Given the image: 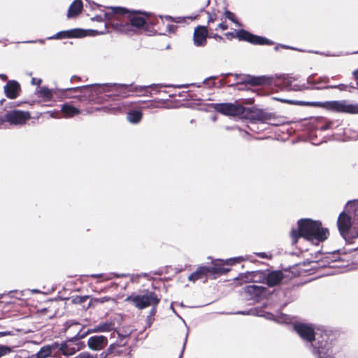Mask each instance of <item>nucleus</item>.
Instances as JSON below:
<instances>
[{"label": "nucleus", "instance_id": "f257e3e1", "mask_svg": "<svg viewBox=\"0 0 358 358\" xmlns=\"http://www.w3.org/2000/svg\"><path fill=\"white\" fill-rule=\"evenodd\" d=\"M294 329L303 340L308 342L313 341L311 343L312 352L317 358H333L332 343L326 332L320 335L315 334L311 326L303 323L295 324Z\"/></svg>", "mask_w": 358, "mask_h": 358}, {"label": "nucleus", "instance_id": "f03ea898", "mask_svg": "<svg viewBox=\"0 0 358 358\" xmlns=\"http://www.w3.org/2000/svg\"><path fill=\"white\" fill-rule=\"evenodd\" d=\"M329 235V229L322 227L319 221L310 219H301L298 221V229H292L291 237L292 243L296 244L300 237H303L315 244L324 241Z\"/></svg>", "mask_w": 358, "mask_h": 358}, {"label": "nucleus", "instance_id": "7ed1b4c3", "mask_svg": "<svg viewBox=\"0 0 358 358\" xmlns=\"http://www.w3.org/2000/svg\"><path fill=\"white\" fill-rule=\"evenodd\" d=\"M105 17L113 25L120 27V30H124L129 24L136 28H141L145 24V17L130 13L122 7H110L104 14Z\"/></svg>", "mask_w": 358, "mask_h": 358}, {"label": "nucleus", "instance_id": "20e7f679", "mask_svg": "<svg viewBox=\"0 0 358 358\" xmlns=\"http://www.w3.org/2000/svg\"><path fill=\"white\" fill-rule=\"evenodd\" d=\"M299 104L301 106L322 107L336 113L358 114V103H352L348 100L327 101L324 102L300 101Z\"/></svg>", "mask_w": 358, "mask_h": 358}, {"label": "nucleus", "instance_id": "39448f33", "mask_svg": "<svg viewBox=\"0 0 358 358\" xmlns=\"http://www.w3.org/2000/svg\"><path fill=\"white\" fill-rule=\"evenodd\" d=\"M340 234L346 241L358 238V221L346 211L340 213L337 220Z\"/></svg>", "mask_w": 358, "mask_h": 358}, {"label": "nucleus", "instance_id": "423d86ee", "mask_svg": "<svg viewBox=\"0 0 358 358\" xmlns=\"http://www.w3.org/2000/svg\"><path fill=\"white\" fill-rule=\"evenodd\" d=\"M99 87H102L103 91L110 92L111 88L114 87L115 92L118 94H122L124 96H127L126 92H122V89L127 90V92H143V95L148 96L151 95V92L148 91V89H151L153 90H157L159 87H167L166 85H163L162 84H152L150 85H144V86H133L131 85L126 84H117V83H105L101 85H98Z\"/></svg>", "mask_w": 358, "mask_h": 358}, {"label": "nucleus", "instance_id": "0eeeda50", "mask_svg": "<svg viewBox=\"0 0 358 358\" xmlns=\"http://www.w3.org/2000/svg\"><path fill=\"white\" fill-rule=\"evenodd\" d=\"M125 301L132 303L138 309H143L148 306H156L160 299L155 292L146 291L143 294L130 295Z\"/></svg>", "mask_w": 358, "mask_h": 358}, {"label": "nucleus", "instance_id": "6e6552de", "mask_svg": "<svg viewBox=\"0 0 358 358\" xmlns=\"http://www.w3.org/2000/svg\"><path fill=\"white\" fill-rule=\"evenodd\" d=\"M214 108L220 113L230 116L242 115L245 111V108L241 105L231 103H216Z\"/></svg>", "mask_w": 358, "mask_h": 358}, {"label": "nucleus", "instance_id": "1a4fd4ad", "mask_svg": "<svg viewBox=\"0 0 358 358\" xmlns=\"http://www.w3.org/2000/svg\"><path fill=\"white\" fill-rule=\"evenodd\" d=\"M30 118L29 112L14 110L6 113L3 121H6L10 124L22 125Z\"/></svg>", "mask_w": 358, "mask_h": 358}, {"label": "nucleus", "instance_id": "9d476101", "mask_svg": "<svg viewBox=\"0 0 358 358\" xmlns=\"http://www.w3.org/2000/svg\"><path fill=\"white\" fill-rule=\"evenodd\" d=\"M236 37L240 41H245L255 45H272L273 42L268 38L254 35L244 29H240L236 32Z\"/></svg>", "mask_w": 358, "mask_h": 358}, {"label": "nucleus", "instance_id": "9b49d317", "mask_svg": "<svg viewBox=\"0 0 358 358\" xmlns=\"http://www.w3.org/2000/svg\"><path fill=\"white\" fill-rule=\"evenodd\" d=\"M86 36L85 31L81 29H73L66 31H61L55 35L48 38V40L62 39L71 38H80Z\"/></svg>", "mask_w": 358, "mask_h": 358}, {"label": "nucleus", "instance_id": "f8f14e48", "mask_svg": "<svg viewBox=\"0 0 358 358\" xmlns=\"http://www.w3.org/2000/svg\"><path fill=\"white\" fill-rule=\"evenodd\" d=\"M115 329V324L113 322H105L99 324L96 327H94L93 329H88L87 331H86L84 334H80V332L77 334L76 336V338L77 339L83 338L87 334L89 333H96V332H108L111 331Z\"/></svg>", "mask_w": 358, "mask_h": 358}, {"label": "nucleus", "instance_id": "ddd939ff", "mask_svg": "<svg viewBox=\"0 0 358 358\" xmlns=\"http://www.w3.org/2000/svg\"><path fill=\"white\" fill-rule=\"evenodd\" d=\"M108 345V339L104 336H90L87 340L88 348L94 351H100Z\"/></svg>", "mask_w": 358, "mask_h": 358}, {"label": "nucleus", "instance_id": "4468645a", "mask_svg": "<svg viewBox=\"0 0 358 358\" xmlns=\"http://www.w3.org/2000/svg\"><path fill=\"white\" fill-rule=\"evenodd\" d=\"M208 30L204 26H198L195 28L193 34L194 44L197 47H202L206 44Z\"/></svg>", "mask_w": 358, "mask_h": 358}, {"label": "nucleus", "instance_id": "2eb2a0df", "mask_svg": "<svg viewBox=\"0 0 358 358\" xmlns=\"http://www.w3.org/2000/svg\"><path fill=\"white\" fill-rule=\"evenodd\" d=\"M3 90L6 96L11 99L17 98L21 91L20 83L14 80H8Z\"/></svg>", "mask_w": 358, "mask_h": 358}, {"label": "nucleus", "instance_id": "dca6fc26", "mask_svg": "<svg viewBox=\"0 0 358 358\" xmlns=\"http://www.w3.org/2000/svg\"><path fill=\"white\" fill-rule=\"evenodd\" d=\"M295 78L290 76H285L282 80L281 85L285 90L301 91L306 89L304 85H301L295 83Z\"/></svg>", "mask_w": 358, "mask_h": 358}, {"label": "nucleus", "instance_id": "f3484780", "mask_svg": "<svg viewBox=\"0 0 358 358\" xmlns=\"http://www.w3.org/2000/svg\"><path fill=\"white\" fill-rule=\"evenodd\" d=\"M245 292L251 296V298L257 299L264 297L266 295V288L263 286L250 285L245 287Z\"/></svg>", "mask_w": 358, "mask_h": 358}, {"label": "nucleus", "instance_id": "a211bd4d", "mask_svg": "<svg viewBox=\"0 0 358 358\" xmlns=\"http://www.w3.org/2000/svg\"><path fill=\"white\" fill-rule=\"evenodd\" d=\"M284 275L280 271H273L268 272L265 275L266 284L269 287H274L280 283L282 280Z\"/></svg>", "mask_w": 358, "mask_h": 358}, {"label": "nucleus", "instance_id": "6ab92c4d", "mask_svg": "<svg viewBox=\"0 0 358 358\" xmlns=\"http://www.w3.org/2000/svg\"><path fill=\"white\" fill-rule=\"evenodd\" d=\"M210 275L208 266L201 265L198 266L196 271L188 277V280L195 282L201 279H207Z\"/></svg>", "mask_w": 358, "mask_h": 358}, {"label": "nucleus", "instance_id": "aec40b11", "mask_svg": "<svg viewBox=\"0 0 358 358\" xmlns=\"http://www.w3.org/2000/svg\"><path fill=\"white\" fill-rule=\"evenodd\" d=\"M61 113L63 117L70 118L80 114L81 110L73 106L71 103H65L61 106Z\"/></svg>", "mask_w": 358, "mask_h": 358}, {"label": "nucleus", "instance_id": "412c9836", "mask_svg": "<svg viewBox=\"0 0 358 358\" xmlns=\"http://www.w3.org/2000/svg\"><path fill=\"white\" fill-rule=\"evenodd\" d=\"M83 9V2L81 0H74L70 5L68 10V17H72L78 15Z\"/></svg>", "mask_w": 358, "mask_h": 358}, {"label": "nucleus", "instance_id": "4be33fe9", "mask_svg": "<svg viewBox=\"0 0 358 358\" xmlns=\"http://www.w3.org/2000/svg\"><path fill=\"white\" fill-rule=\"evenodd\" d=\"M210 275H217L224 274L229 271V268L223 266V264L213 263L212 266H208Z\"/></svg>", "mask_w": 358, "mask_h": 358}, {"label": "nucleus", "instance_id": "5701e85b", "mask_svg": "<svg viewBox=\"0 0 358 358\" xmlns=\"http://www.w3.org/2000/svg\"><path fill=\"white\" fill-rule=\"evenodd\" d=\"M59 350L64 355L71 356L75 354L78 349L73 347L71 342H68L61 343Z\"/></svg>", "mask_w": 358, "mask_h": 358}, {"label": "nucleus", "instance_id": "b1692460", "mask_svg": "<svg viewBox=\"0 0 358 358\" xmlns=\"http://www.w3.org/2000/svg\"><path fill=\"white\" fill-rule=\"evenodd\" d=\"M143 114L140 110H131L127 113V120L133 124L138 123L142 119Z\"/></svg>", "mask_w": 358, "mask_h": 358}, {"label": "nucleus", "instance_id": "393cba45", "mask_svg": "<svg viewBox=\"0 0 358 358\" xmlns=\"http://www.w3.org/2000/svg\"><path fill=\"white\" fill-rule=\"evenodd\" d=\"M52 348V346L45 345L42 347L36 355H33V357L34 358H47L51 355Z\"/></svg>", "mask_w": 358, "mask_h": 358}, {"label": "nucleus", "instance_id": "a878e982", "mask_svg": "<svg viewBox=\"0 0 358 358\" xmlns=\"http://www.w3.org/2000/svg\"><path fill=\"white\" fill-rule=\"evenodd\" d=\"M120 345L117 344H111L106 351H103L100 354L101 358H106L108 355L112 354H119L120 351L119 350Z\"/></svg>", "mask_w": 358, "mask_h": 358}, {"label": "nucleus", "instance_id": "bb28decb", "mask_svg": "<svg viewBox=\"0 0 358 358\" xmlns=\"http://www.w3.org/2000/svg\"><path fill=\"white\" fill-rule=\"evenodd\" d=\"M269 80V78L266 76H259V77H250L245 82L252 85H263Z\"/></svg>", "mask_w": 358, "mask_h": 358}, {"label": "nucleus", "instance_id": "cd10ccee", "mask_svg": "<svg viewBox=\"0 0 358 358\" xmlns=\"http://www.w3.org/2000/svg\"><path fill=\"white\" fill-rule=\"evenodd\" d=\"M39 97L43 98L45 100H50L52 98V91L48 87H43L38 91Z\"/></svg>", "mask_w": 358, "mask_h": 358}, {"label": "nucleus", "instance_id": "c85d7f7f", "mask_svg": "<svg viewBox=\"0 0 358 358\" xmlns=\"http://www.w3.org/2000/svg\"><path fill=\"white\" fill-rule=\"evenodd\" d=\"M325 88H330V89H338L340 91H350L349 88L355 89L356 87L352 85H348L345 84H338V85H326Z\"/></svg>", "mask_w": 358, "mask_h": 358}, {"label": "nucleus", "instance_id": "c756f323", "mask_svg": "<svg viewBox=\"0 0 358 358\" xmlns=\"http://www.w3.org/2000/svg\"><path fill=\"white\" fill-rule=\"evenodd\" d=\"M308 83H313L314 85H320V84H328L329 83V78L327 76L320 77L318 79L315 80L311 82L310 79H308Z\"/></svg>", "mask_w": 358, "mask_h": 358}, {"label": "nucleus", "instance_id": "7c9ffc66", "mask_svg": "<svg viewBox=\"0 0 358 358\" xmlns=\"http://www.w3.org/2000/svg\"><path fill=\"white\" fill-rule=\"evenodd\" d=\"M251 112L252 113V114L250 116V117L252 119L257 120H264V116L262 111L255 110H251Z\"/></svg>", "mask_w": 358, "mask_h": 358}, {"label": "nucleus", "instance_id": "2f4dec72", "mask_svg": "<svg viewBox=\"0 0 358 358\" xmlns=\"http://www.w3.org/2000/svg\"><path fill=\"white\" fill-rule=\"evenodd\" d=\"M89 87V85H84L80 87H70L66 89V91L72 92H79V93H84L85 91Z\"/></svg>", "mask_w": 358, "mask_h": 358}, {"label": "nucleus", "instance_id": "473e14b6", "mask_svg": "<svg viewBox=\"0 0 358 358\" xmlns=\"http://www.w3.org/2000/svg\"><path fill=\"white\" fill-rule=\"evenodd\" d=\"M224 15L227 18H228L229 20H230L231 21H232L233 22H234L237 25H240V24L238 23V21L236 20L235 19V16L234 15L233 13L229 11V10H227L225 11L224 13Z\"/></svg>", "mask_w": 358, "mask_h": 358}, {"label": "nucleus", "instance_id": "72a5a7b5", "mask_svg": "<svg viewBox=\"0 0 358 358\" xmlns=\"http://www.w3.org/2000/svg\"><path fill=\"white\" fill-rule=\"evenodd\" d=\"M75 358H96V356L93 355L88 352H82L76 356Z\"/></svg>", "mask_w": 358, "mask_h": 358}, {"label": "nucleus", "instance_id": "f704fd0d", "mask_svg": "<svg viewBox=\"0 0 358 358\" xmlns=\"http://www.w3.org/2000/svg\"><path fill=\"white\" fill-rule=\"evenodd\" d=\"M246 258L243 257H234V258H231V259H229L227 261V263L229 264H235V263H239L242 261H244L245 260Z\"/></svg>", "mask_w": 358, "mask_h": 358}, {"label": "nucleus", "instance_id": "c9c22d12", "mask_svg": "<svg viewBox=\"0 0 358 358\" xmlns=\"http://www.w3.org/2000/svg\"><path fill=\"white\" fill-rule=\"evenodd\" d=\"M11 350L9 347L5 345H0V357L4 356L9 352H10Z\"/></svg>", "mask_w": 358, "mask_h": 358}, {"label": "nucleus", "instance_id": "e433bc0d", "mask_svg": "<svg viewBox=\"0 0 358 358\" xmlns=\"http://www.w3.org/2000/svg\"><path fill=\"white\" fill-rule=\"evenodd\" d=\"M176 29H177V26H176L174 24H167L166 25V31L168 32H170V33L173 32H173L176 31Z\"/></svg>", "mask_w": 358, "mask_h": 358}, {"label": "nucleus", "instance_id": "4c0bfd02", "mask_svg": "<svg viewBox=\"0 0 358 358\" xmlns=\"http://www.w3.org/2000/svg\"><path fill=\"white\" fill-rule=\"evenodd\" d=\"M207 14L208 15V22H213L216 20V15L215 14H210L209 12H207Z\"/></svg>", "mask_w": 358, "mask_h": 358}, {"label": "nucleus", "instance_id": "58836bf2", "mask_svg": "<svg viewBox=\"0 0 358 358\" xmlns=\"http://www.w3.org/2000/svg\"><path fill=\"white\" fill-rule=\"evenodd\" d=\"M187 337H188V332H187V334H186L185 341H184V343H183V345H182V351H181V353H180V355L179 358H182V355H183V353H184V350H185V345H186V343H187Z\"/></svg>", "mask_w": 358, "mask_h": 358}, {"label": "nucleus", "instance_id": "ea45409f", "mask_svg": "<svg viewBox=\"0 0 358 358\" xmlns=\"http://www.w3.org/2000/svg\"><path fill=\"white\" fill-rule=\"evenodd\" d=\"M217 78V76H210L208 78H206L202 83V84H206L208 80H215ZM196 87H201V83L196 85Z\"/></svg>", "mask_w": 358, "mask_h": 358}, {"label": "nucleus", "instance_id": "a19ab883", "mask_svg": "<svg viewBox=\"0 0 358 358\" xmlns=\"http://www.w3.org/2000/svg\"><path fill=\"white\" fill-rule=\"evenodd\" d=\"M218 28L221 29L222 30H226L228 28V26L227 24L222 22V23H220L218 25H217V27L215 29V30H217Z\"/></svg>", "mask_w": 358, "mask_h": 358}, {"label": "nucleus", "instance_id": "79ce46f5", "mask_svg": "<svg viewBox=\"0 0 358 358\" xmlns=\"http://www.w3.org/2000/svg\"><path fill=\"white\" fill-rule=\"evenodd\" d=\"M42 83V80L41 79H36V78H33L31 79V84L32 85H40Z\"/></svg>", "mask_w": 358, "mask_h": 358}, {"label": "nucleus", "instance_id": "37998d69", "mask_svg": "<svg viewBox=\"0 0 358 358\" xmlns=\"http://www.w3.org/2000/svg\"><path fill=\"white\" fill-rule=\"evenodd\" d=\"M50 113V116L53 118H60V114L59 111L55 112H49Z\"/></svg>", "mask_w": 358, "mask_h": 358}, {"label": "nucleus", "instance_id": "c03bdc74", "mask_svg": "<svg viewBox=\"0 0 358 358\" xmlns=\"http://www.w3.org/2000/svg\"><path fill=\"white\" fill-rule=\"evenodd\" d=\"M210 37L218 41H221L223 39V38L221 36L218 35L217 34H213L210 36Z\"/></svg>", "mask_w": 358, "mask_h": 358}, {"label": "nucleus", "instance_id": "a18cd8bd", "mask_svg": "<svg viewBox=\"0 0 358 358\" xmlns=\"http://www.w3.org/2000/svg\"><path fill=\"white\" fill-rule=\"evenodd\" d=\"M24 43H40L41 44H43L45 43V41L43 39H38V40H34V41H25Z\"/></svg>", "mask_w": 358, "mask_h": 358}, {"label": "nucleus", "instance_id": "49530a36", "mask_svg": "<svg viewBox=\"0 0 358 358\" xmlns=\"http://www.w3.org/2000/svg\"><path fill=\"white\" fill-rule=\"evenodd\" d=\"M317 86L314 87L313 89L314 90H327L328 88H325L326 87V85L325 86H321V85H316Z\"/></svg>", "mask_w": 358, "mask_h": 358}, {"label": "nucleus", "instance_id": "de8ad7c7", "mask_svg": "<svg viewBox=\"0 0 358 358\" xmlns=\"http://www.w3.org/2000/svg\"><path fill=\"white\" fill-rule=\"evenodd\" d=\"M281 47V48H290L289 46H286L285 45H280V44H278L277 45L275 46L274 49L275 50H278L279 49V48Z\"/></svg>", "mask_w": 358, "mask_h": 358}, {"label": "nucleus", "instance_id": "09e8293b", "mask_svg": "<svg viewBox=\"0 0 358 358\" xmlns=\"http://www.w3.org/2000/svg\"><path fill=\"white\" fill-rule=\"evenodd\" d=\"M259 257L261 258H265L267 257L266 254L265 252H259L256 254Z\"/></svg>", "mask_w": 358, "mask_h": 358}, {"label": "nucleus", "instance_id": "8fccbe9b", "mask_svg": "<svg viewBox=\"0 0 358 358\" xmlns=\"http://www.w3.org/2000/svg\"><path fill=\"white\" fill-rule=\"evenodd\" d=\"M117 333L119 336H122V337H127V336H129V334H131V332H127L125 334H121L119 332H117Z\"/></svg>", "mask_w": 358, "mask_h": 358}, {"label": "nucleus", "instance_id": "3c124183", "mask_svg": "<svg viewBox=\"0 0 358 358\" xmlns=\"http://www.w3.org/2000/svg\"><path fill=\"white\" fill-rule=\"evenodd\" d=\"M353 76H354V78H355L356 80H358V69L355 70V71L353 72Z\"/></svg>", "mask_w": 358, "mask_h": 358}, {"label": "nucleus", "instance_id": "603ef678", "mask_svg": "<svg viewBox=\"0 0 358 358\" xmlns=\"http://www.w3.org/2000/svg\"><path fill=\"white\" fill-rule=\"evenodd\" d=\"M330 125H331V123H328L327 124H326L325 126H323L322 127V130H326V129H328L330 128Z\"/></svg>", "mask_w": 358, "mask_h": 358}, {"label": "nucleus", "instance_id": "864d4df0", "mask_svg": "<svg viewBox=\"0 0 358 358\" xmlns=\"http://www.w3.org/2000/svg\"><path fill=\"white\" fill-rule=\"evenodd\" d=\"M0 78H1L3 80H7V76L5 74H0Z\"/></svg>", "mask_w": 358, "mask_h": 358}, {"label": "nucleus", "instance_id": "5fc2aeb1", "mask_svg": "<svg viewBox=\"0 0 358 358\" xmlns=\"http://www.w3.org/2000/svg\"><path fill=\"white\" fill-rule=\"evenodd\" d=\"M155 312H156V309H155V306H153V308H152L151 311H150V315H153L155 314Z\"/></svg>", "mask_w": 358, "mask_h": 358}, {"label": "nucleus", "instance_id": "6e6d98bb", "mask_svg": "<svg viewBox=\"0 0 358 358\" xmlns=\"http://www.w3.org/2000/svg\"><path fill=\"white\" fill-rule=\"evenodd\" d=\"M108 299H109L108 297H106V296H105V297L101 298V299H100V301H101V302H102V303H103V302H105V301H108Z\"/></svg>", "mask_w": 358, "mask_h": 358}, {"label": "nucleus", "instance_id": "4d7b16f0", "mask_svg": "<svg viewBox=\"0 0 358 358\" xmlns=\"http://www.w3.org/2000/svg\"><path fill=\"white\" fill-rule=\"evenodd\" d=\"M236 313L237 314H241V315H247V314H248V313L245 312V311H238Z\"/></svg>", "mask_w": 358, "mask_h": 358}, {"label": "nucleus", "instance_id": "13d9d810", "mask_svg": "<svg viewBox=\"0 0 358 358\" xmlns=\"http://www.w3.org/2000/svg\"><path fill=\"white\" fill-rule=\"evenodd\" d=\"M125 276H126L125 274H118V275H116L117 278H122V277H125Z\"/></svg>", "mask_w": 358, "mask_h": 358}, {"label": "nucleus", "instance_id": "bf43d9fd", "mask_svg": "<svg viewBox=\"0 0 358 358\" xmlns=\"http://www.w3.org/2000/svg\"><path fill=\"white\" fill-rule=\"evenodd\" d=\"M165 18H166V20H172V17L169 16V15L165 16Z\"/></svg>", "mask_w": 358, "mask_h": 358}, {"label": "nucleus", "instance_id": "052dcab7", "mask_svg": "<svg viewBox=\"0 0 358 358\" xmlns=\"http://www.w3.org/2000/svg\"><path fill=\"white\" fill-rule=\"evenodd\" d=\"M100 276H101V274H98V275H92V277H93V278H99V277H100Z\"/></svg>", "mask_w": 358, "mask_h": 358}, {"label": "nucleus", "instance_id": "680f3d73", "mask_svg": "<svg viewBox=\"0 0 358 358\" xmlns=\"http://www.w3.org/2000/svg\"><path fill=\"white\" fill-rule=\"evenodd\" d=\"M31 292H33V293H38L39 291L38 289H32Z\"/></svg>", "mask_w": 358, "mask_h": 358}, {"label": "nucleus", "instance_id": "e2e57ef3", "mask_svg": "<svg viewBox=\"0 0 358 358\" xmlns=\"http://www.w3.org/2000/svg\"><path fill=\"white\" fill-rule=\"evenodd\" d=\"M220 86L224 85V80H220Z\"/></svg>", "mask_w": 358, "mask_h": 358}, {"label": "nucleus", "instance_id": "0e129e2a", "mask_svg": "<svg viewBox=\"0 0 358 358\" xmlns=\"http://www.w3.org/2000/svg\"><path fill=\"white\" fill-rule=\"evenodd\" d=\"M74 79H78H78H79V78H77V77H76V76H73V77L71 78V80H73Z\"/></svg>", "mask_w": 358, "mask_h": 358}, {"label": "nucleus", "instance_id": "69168bd1", "mask_svg": "<svg viewBox=\"0 0 358 358\" xmlns=\"http://www.w3.org/2000/svg\"><path fill=\"white\" fill-rule=\"evenodd\" d=\"M273 317V315L272 314H268V318L269 319H271Z\"/></svg>", "mask_w": 358, "mask_h": 358}, {"label": "nucleus", "instance_id": "338daca9", "mask_svg": "<svg viewBox=\"0 0 358 358\" xmlns=\"http://www.w3.org/2000/svg\"><path fill=\"white\" fill-rule=\"evenodd\" d=\"M229 75H230V73H226L224 75V76L226 78V77L229 76Z\"/></svg>", "mask_w": 358, "mask_h": 358}, {"label": "nucleus", "instance_id": "774afa93", "mask_svg": "<svg viewBox=\"0 0 358 358\" xmlns=\"http://www.w3.org/2000/svg\"><path fill=\"white\" fill-rule=\"evenodd\" d=\"M234 77H235L236 78H238V74H235V75H234Z\"/></svg>", "mask_w": 358, "mask_h": 358}]
</instances>
